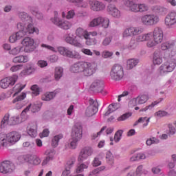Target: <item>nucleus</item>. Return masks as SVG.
Masks as SVG:
<instances>
[{"instance_id": "nucleus-1", "label": "nucleus", "mask_w": 176, "mask_h": 176, "mask_svg": "<svg viewBox=\"0 0 176 176\" xmlns=\"http://www.w3.org/2000/svg\"><path fill=\"white\" fill-rule=\"evenodd\" d=\"M176 56V45L168 50L167 61L162 64L158 69V74L160 76H164L168 74V72H173L176 67V59L173 57Z\"/></svg>"}, {"instance_id": "nucleus-2", "label": "nucleus", "mask_w": 176, "mask_h": 176, "mask_svg": "<svg viewBox=\"0 0 176 176\" xmlns=\"http://www.w3.org/2000/svg\"><path fill=\"white\" fill-rule=\"evenodd\" d=\"M97 67L89 62H78L72 67V72L78 74L82 72L84 76H91L96 72Z\"/></svg>"}, {"instance_id": "nucleus-3", "label": "nucleus", "mask_w": 176, "mask_h": 176, "mask_svg": "<svg viewBox=\"0 0 176 176\" xmlns=\"http://www.w3.org/2000/svg\"><path fill=\"white\" fill-rule=\"evenodd\" d=\"M123 6L134 13H144L149 10V6L145 3H136L135 0H122Z\"/></svg>"}, {"instance_id": "nucleus-4", "label": "nucleus", "mask_w": 176, "mask_h": 176, "mask_svg": "<svg viewBox=\"0 0 176 176\" xmlns=\"http://www.w3.org/2000/svg\"><path fill=\"white\" fill-rule=\"evenodd\" d=\"M152 37L153 40H150L146 43L148 47H153L159 44H160L164 39V33L161 28H155L153 31Z\"/></svg>"}, {"instance_id": "nucleus-5", "label": "nucleus", "mask_w": 176, "mask_h": 176, "mask_svg": "<svg viewBox=\"0 0 176 176\" xmlns=\"http://www.w3.org/2000/svg\"><path fill=\"white\" fill-rule=\"evenodd\" d=\"M17 28L19 30V31L15 34L17 40L21 38L23 36L27 35L28 34L36 33V34H38L39 33L38 29L34 28L32 24H29L28 28H25L23 24L19 23L17 25Z\"/></svg>"}, {"instance_id": "nucleus-6", "label": "nucleus", "mask_w": 176, "mask_h": 176, "mask_svg": "<svg viewBox=\"0 0 176 176\" xmlns=\"http://www.w3.org/2000/svg\"><path fill=\"white\" fill-rule=\"evenodd\" d=\"M124 76V68L121 65H114L110 71V77L113 80H121Z\"/></svg>"}, {"instance_id": "nucleus-7", "label": "nucleus", "mask_w": 176, "mask_h": 176, "mask_svg": "<svg viewBox=\"0 0 176 176\" xmlns=\"http://www.w3.org/2000/svg\"><path fill=\"white\" fill-rule=\"evenodd\" d=\"M140 21L144 25L153 26L160 21V19L155 14H146L141 17Z\"/></svg>"}, {"instance_id": "nucleus-8", "label": "nucleus", "mask_w": 176, "mask_h": 176, "mask_svg": "<svg viewBox=\"0 0 176 176\" xmlns=\"http://www.w3.org/2000/svg\"><path fill=\"white\" fill-rule=\"evenodd\" d=\"M83 126L80 122H76L72 127V139L80 140L82 138Z\"/></svg>"}, {"instance_id": "nucleus-9", "label": "nucleus", "mask_w": 176, "mask_h": 176, "mask_svg": "<svg viewBox=\"0 0 176 176\" xmlns=\"http://www.w3.org/2000/svg\"><path fill=\"white\" fill-rule=\"evenodd\" d=\"M90 90L94 93H100L106 95L107 91H104V82L101 80H95L90 85Z\"/></svg>"}, {"instance_id": "nucleus-10", "label": "nucleus", "mask_w": 176, "mask_h": 176, "mask_svg": "<svg viewBox=\"0 0 176 176\" xmlns=\"http://www.w3.org/2000/svg\"><path fill=\"white\" fill-rule=\"evenodd\" d=\"M168 52H163L162 50H156L153 55V63L154 65H160L163 62V59L167 60Z\"/></svg>"}, {"instance_id": "nucleus-11", "label": "nucleus", "mask_w": 176, "mask_h": 176, "mask_svg": "<svg viewBox=\"0 0 176 176\" xmlns=\"http://www.w3.org/2000/svg\"><path fill=\"white\" fill-rule=\"evenodd\" d=\"M21 122L19 116H12L10 118V114L6 113L1 121V126L8 124L10 126L16 125Z\"/></svg>"}, {"instance_id": "nucleus-12", "label": "nucleus", "mask_w": 176, "mask_h": 176, "mask_svg": "<svg viewBox=\"0 0 176 176\" xmlns=\"http://www.w3.org/2000/svg\"><path fill=\"white\" fill-rule=\"evenodd\" d=\"M18 80L17 76L6 77L0 80V87L3 89H8L9 87H12Z\"/></svg>"}, {"instance_id": "nucleus-13", "label": "nucleus", "mask_w": 176, "mask_h": 176, "mask_svg": "<svg viewBox=\"0 0 176 176\" xmlns=\"http://www.w3.org/2000/svg\"><path fill=\"white\" fill-rule=\"evenodd\" d=\"M55 17L54 19H52L51 21L52 23H54L55 25L57 26L60 27V28L63 30H69L72 28V24L69 21H61L58 17V12H54Z\"/></svg>"}, {"instance_id": "nucleus-14", "label": "nucleus", "mask_w": 176, "mask_h": 176, "mask_svg": "<svg viewBox=\"0 0 176 176\" xmlns=\"http://www.w3.org/2000/svg\"><path fill=\"white\" fill-rule=\"evenodd\" d=\"M94 153L93 148L91 147H83L82 148L78 154V157L77 158V160L78 162H82L85 160H87L88 157L92 155Z\"/></svg>"}, {"instance_id": "nucleus-15", "label": "nucleus", "mask_w": 176, "mask_h": 176, "mask_svg": "<svg viewBox=\"0 0 176 176\" xmlns=\"http://www.w3.org/2000/svg\"><path fill=\"white\" fill-rule=\"evenodd\" d=\"M89 106L87 108L85 111V116L87 117H91L94 116L98 111V104L97 101H94V100H90Z\"/></svg>"}, {"instance_id": "nucleus-16", "label": "nucleus", "mask_w": 176, "mask_h": 176, "mask_svg": "<svg viewBox=\"0 0 176 176\" xmlns=\"http://www.w3.org/2000/svg\"><path fill=\"white\" fill-rule=\"evenodd\" d=\"M6 137L8 143H9V146H11L20 140L21 135L17 131H12L10 133H8Z\"/></svg>"}, {"instance_id": "nucleus-17", "label": "nucleus", "mask_w": 176, "mask_h": 176, "mask_svg": "<svg viewBox=\"0 0 176 176\" xmlns=\"http://www.w3.org/2000/svg\"><path fill=\"white\" fill-rule=\"evenodd\" d=\"M21 44L25 47V52L30 53L34 50V40L30 37L25 38Z\"/></svg>"}, {"instance_id": "nucleus-18", "label": "nucleus", "mask_w": 176, "mask_h": 176, "mask_svg": "<svg viewBox=\"0 0 176 176\" xmlns=\"http://www.w3.org/2000/svg\"><path fill=\"white\" fill-rule=\"evenodd\" d=\"M58 51L60 54L69 58H80V54L78 52H74L64 47H59Z\"/></svg>"}, {"instance_id": "nucleus-19", "label": "nucleus", "mask_w": 176, "mask_h": 176, "mask_svg": "<svg viewBox=\"0 0 176 176\" xmlns=\"http://www.w3.org/2000/svg\"><path fill=\"white\" fill-rule=\"evenodd\" d=\"M89 7L91 10L94 12H99L104 10L106 6L104 4V3L95 0L93 1H89Z\"/></svg>"}, {"instance_id": "nucleus-20", "label": "nucleus", "mask_w": 176, "mask_h": 176, "mask_svg": "<svg viewBox=\"0 0 176 176\" xmlns=\"http://www.w3.org/2000/svg\"><path fill=\"white\" fill-rule=\"evenodd\" d=\"M89 37V32L84 30L83 28H78L76 30V38L77 40H79L80 43L84 39H87Z\"/></svg>"}, {"instance_id": "nucleus-21", "label": "nucleus", "mask_w": 176, "mask_h": 176, "mask_svg": "<svg viewBox=\"0 0 176 176\" xmlns=\"http://www.w3.org/2000/svg\"><path fill=\"white\" fill-rule=\"evenodd\" d=\"M165 25L168 27L171 28L176 23V12H171L168 14L164 20Z\"/></svg>"}, {"instance_id": "nucleus-22", "label": "nucleus", "mask_w": 176, "mask_h": 176, "mask_svg": "<svg viewBox=\"0 0 176 176\" xmlns=\"http://www.w3.org/2000/svg\"><path fill=\"white\" fill-rule=\"evenodd\" d=\"M12 172L10 162L9 161H4L0 164V173L3 174H8Z\"/></svg>"}, {"instance_id": "nucleus-23", "label": "nucleus", "mask_w": 176, "mask_h": 176, "mask_svg": "<svg viewBox=\"0 0 176 176\" xmlns=\"http://www.w3.org/2000/svg\"><path fill=\"white\" fill-rule=\"evenodd\" d=\"M149 100V96L148 94L139 95L137 98L133 99L135 105L144 104Z\"/></svg>"}, {"instance_id": "nucleus-24", "label": "nucleus", "mask_w": 176, "mask_h": 176, "mask_svg": "<svg viewBox=\"0 0 176 176\" xmlns=\"http://www.w3.org/2000/svg\"><path fill=\"white\" fill-rule=\"evenodd\" d=\"M28 133L32 138H36L37 136V124L36 122H32L29 124L27 128Z\"/></svg>"}, {"instance_id": "nucleus-25", "label": "nucleus", "mask_w": 176, "mask_h": 176, "mask_svg": "<svg viewBox=\"0 0 176 176\" xmlns=\"http://www.w3.org/2000/svg\"><path fill=\"white\" fill-rule=\"evenodd\" d=\"M107 11L109 12V14L115 18H120L121 16L120 11L116 8V6H113V4H109V6H108Z\"/></svg>"}, {"instance_id": "nucleus-26", "label": "nucleus", "mask_w": 176, "mask_h": 176, "mask_svg": "<svg viewBox=\"0 0 176 176\" xmlns=\"http://www.w3.org/2000/svg\"><path fill=\"white\" fill-rule=\"evenodd\" d=\"M98 26L101 25L104 28H107L109 26V19L102 16L94 19Z\"/></svg>"}, {"instance_id": "nucleus-27", "label": "nucleus", "mask_w": 176, "mask_h": 176, "mask_svg": "<svg viewBox=\"0 0 176 176\" xmlns=\"http://www.w3.org/2000/svg\"><path fill=\"white\" fill-rule=\"evenodd\" d=\"M67 43H69L70 45H73L78 47H81L82 46V43L80 42V40H78L76 37H72L71 36H68L65 39Z\"/></svg>"}, {"instance_id": "nucleus-28", "label": "nucleus", "mask_w": 176, "mask_h": 176, "mask_svg": "<svg viewBox=\"0 0 176 176\" xmlns=\"http://www.w3.org/2000/svg\"><path fill=\"white\" fill-rule=\"evenodd\" d=\"M152 39V33H146V34H143L141 35H139L136 37V42L140 43V42H144L147 41L149 42Z\"/></svg>"}, {"instance_id": "nucleus-29", "label": "nucleus", "mask_w": 176, "mask_h": 176, "mask_svg": "<svg viewBox=\"0 0 176 176\" xmlns=\"http://www.w3.org/2000/svg\"><path fill=\"white\" fill-rule=\"evenodd\" d=\"M56 151L54 150H47L45 151L46 158H45L43 164H47L50 161H52L54 160V157L55 155Z\"/></svg>"}, {"instance_id": "nucleus-30", "label": "nucleus", "mask_w": 176, "mask_h": 176, "mask_svg": "<svg viewBox=\"0 0 176 176\" xmlns=\"http://www.w3.org/2000/svg\"><path fill=\"white\" fill-rule=\"evenodd\" d=\"M175 43L173 41H165L161 44L160 48L162 52H168L166 50H169L170 48H172Z\"/></svg>"}, {"instance_id": "nucleus-31", "label": "nucleus", "mask_w": 176, "mask_h": 176, "mask_svg": "<svg viewBox=\"0 0 176 176\" xmlns=\"http://www.w3.org/2000/svg\"><path fill=\"white\" fill-rule=\"evenodd\" d=\"M118 109V104L117 103H112L109 105L107 111L104 113V116H108L111 113Z\"/></svg>"}, {"instance_id": "nucleus-32", "label": "nucleus", "mask_w": 176, "mask_h": 176, "mask_svg": "<svg viewBox=\"0 0 176 176\" xmlns=\"http://www.w3.org/2000/svg\"><path fill=\"white\" fill-rule=\"evenodd\" d=\"M29 60V58L27 56H18L13 58L12 62L14 63H25Z\"/></svg>"}, {"instance_id": "nucleus-33", "label": "nucleus", "mask_w": 176, "mask_h": 176, "mask_svg": "<svg viewBox=\"0 0 176 176\" xmlns=\"http://www.w3.org/2000/svg\"><path fill=\"white\" fill-rule=\"evenodd\" d=\"M163 100V98H159L157 100L153 102L151 104L146 106V107L140 110V112H145L147 111L148 110H151L153 109L155 106L160 103Z\"/></svg>"}, {"instance_id": "nucleus-34", "label": "nucleus", "mask_w": 176, "mask_h": 176, "mask_svg": "<svg viewBox=\"0 0 176 176\" xmlns=\"http://www.w3.org/2000/svg\"><path fill=\"white\" fill-rule=\"evenodd\" d=\"M9 142H8L7 138L5 134L0 133V148L1 147L8 148L9 147Z\"/></svg>"}, {"instance_id": "nucleus-35", "label": "nucleus", "mask_w": 176, "mask_h": 176, "mask_svg": "<svg viewBox=\"0 0 176 176\" xmlns=\"http://www.w3.org/2000/svg\"><path fill=\"white\" fill-rule=\"evenodd\" d=\"M153 10L161 15H164L167 13V10L163 7H161L160 6H154V7H153Z\"/></svg>"}, {"instance_id": "nucleus-36", "label": "nucleus", "mask_w": 176, "mask_h": 176, "mask_svg": "<svg viewBox=\"0 0 176 176\" xmlns=\"http://www.w3.org/2000/svg\"><path fill=\"white\" fill-rule=\"evenodd\" d=\"M138 64V59H130L126 61V69H133Z\"/></svg>"}, {"instance_id": "nucleus-37", "label": "nucleus", "mask_w": 176, "mask_h": 176, "mask_svg": "<svg viewBox=\"0 0 176 176\" xmlns=\"http://www.w3.org/2000/svg\"><path fill=\"white\" fill-rule=\"evenodd\" d=\"M56 96V94L54 92H49L43 95L42 100L49 102L53 100Z\"/></svg>"}, {"instance_id": "nucleus-38", "label": "nucleus", "mask_w": 176, "mask_h": 176, "mask_svg": "<svg viewBox=\"0 0 176 176\" xmlns=\"http://www.w3.org/2000/svg\"><path fill=\"white\" fill-rule=\"evenodd\" d=\"M145 158H146L145 154H143V153H139L138 154H134V155L131 157L130 161L131 162L140 161L141 160H145Z\"/></svg>"}, {"instance_id": "nucleus-39", "label": "nucleus", "mask_w": 176, "mask_h": 176, "mask_svg": "<svg viewBox=\"0 0 176 176\" xmlns=\"http://www.w3.org/2000/svg\"><path fill=\"white\" fill-rule=\"evenodd\" d=\"M63 134H58V135H55L53 138H52V146L53 147H57L58 145V143H59V140L63 139Z\"/></svg>"}, {"instance_id": "nucleus-40", "label": "nucleus", "mask_w": 176, "mask_h": 176, "mask_svg": "<svg viewBox=\"0 0 176 176\" xmlns=\"http://www.w3.org/2000/svg\"><path fill=\"white\" fill-rule=\"evenodd\" d=\"M25 87V85H22L21 84L19 83L16 84L14 87L13 88L14 91L15 92L13 95V97L16 96L19 93L21 92L23 89Z\"/></svg>"}, {"instance_id": "nucleus-41", "label": "nucleus", "mask_w": 176, "mask_h": 176, "mask_svg": "<svg viewBox=\"0 0 176 176\" xmlns=\"http://www.w3.org/2000/svg\"><path fill=\"white\" fill-rule=\"evenodd\" d=\"M132 36H135L144 32V28L142 27H131Z\"/></svg>"}, {"instance_id": "nucleus-42", "label": "nucleus", "mask_w": 176, "mask_h": 176, "mask_svg": "<svg viewBox=\"0 0 176 176\" xmlns=\"http://www.w3.org/2000/svg\"><path fill=\"white\" fill-rule=\"evenodd\" d=\"M63 74V69L60 67H57L55 69V79L59 80L62 78Z\"/></svg>"}, {"instance_id": "nucleus-43", "label": "nucleus", "mask_w": 176, "mask_h": 176, "mask_svg": "<svg viewBox=\"0 0 176 176\" xmlns=\"http://www.w3.org/2000/svg\"><path fill=\"white\" fill-rule=\"evenodd\" d=\"M106 161L109 164H114V157L112 154V153H111V151H107L106 153Z\"/></svg>"}, {"instance_id": "nucleus-44", "label": "nucleus", "mask_w": 176, "mask_h": 176, "mask_svg": "<svg viewBox=\"0 0 176 176\" xmlns=\"http://www.w3.org/2000/svg\"><path fill=\"white\" fill-rule=\"evenodd\" d=\"M26 98V94L25 92H22L20 95L16 96L14 99L12 100V104H16V102H21L24 100Z\"/></svg>"}, {"instance_id": "nucleus-45", "label": "nucleus", "mask_w": 176, "mask_h": 176, "mask_svg": "<svg viewBox=\"0 0 176 176\" xmlns=\"http://www.w3.org/2000/svg\"><path fill=\"white\" fill-rule=\"evenodd\" d=\"M89 163L86 164H80L77 166V169H76V173H80L84 171L85 169L88 168Z\"/></svg>"}, {"instance_id": "nucleus-46", "label": "nucleus", "mask_w": 176, "mask_h": 176, "mask_svg": "<svg viewBox=\"0 0 176 176\" xmlns=\"http://www.w3.org/2000/svg\"><path fill=\"white\" fill-rule=\"evenodd\" d=\"M132 116V113L128 112L122 114L117 118L118 122H123Z\"/></svg>"}, {"instance_id": "nucleus-47", "label": "nucleus", "mask_w": 176, "mask_h": 176, "mask_svg": "<svg viewBox=\"0 0 176 176\" xmlns=\"http://www.w3.org/2000/svg\"><path fill=\"white\" fill-rule=\"evenodd\" d=\"M34 156L32 154H25L23 155L22 158L23 159L24 162L26 163H29L32 164Z\"/></svg>"}, {"instance_id": "nucleus-48", "label": "nucleus", "mask_w": 176, "mask_h": 176, "mask_svg": "<svg viewBox=\"0 0 176 176\" xmlns=\"http://www.w3.org/2000/svg\"><path fill=\"white\" fill-rule=\"evenodd\" d=\"M123 133H124V131L122 129H120L116 132L114 135V141L116 142H119L121 140Z\"/></svg>"}, {"instance_id": "nucleus-49", "label": "nucleus", "mask_w": 176, "mask_h": 176, "mask_svg": "<svg viewBox=\"0 0 176 176\" xmlns=\"http://www.w3.org/2000/svg\"><path fill=\"white\" fill-rule=\"evenodd\" d=\"M122 36L123 38L133 36L131 27L127 28L126 29L124 30V31L122 33Z\"/></svg>"}, {"instance_id": "nucleus-50", "label": "nucleus", "mask_w": 176, "mask_h": 176, "mask_svg": "<svg viewBox=\"0 0 176 176\" xmlns=\"http://www.w3.org/2000/svg\"><path fill=\"white\" fill-rule=\"evenodd\" d=\"M159 142H160V140L157 138L153 137V138H150L147 139L146 144L148 146H151L153 144H157V143H159Z\"/></svg>"}, {"instance_id": "nucleus-51", "label": "nucleus", "mask_w": 176, "mask_h": 176, "mask_svg": "<svg viewBox=\"0 0 176 176\" xmlns=\"http://www.w3.org/2000/svg\"><path fill=\"white\" fill-rule=\"evenodd\" d=\"M86 40V42H85V44L87 45H96L97 44V40L96 39V38H89V36L87 37Z\"/></svg>"}, {"instance_id": "nucleus-52", "label": "nucleus", "mask_w": 176, "mask_h": 176, "mask_svg": "<svg viewBox=\"0 0 176 176\" xmlns=\"http://www.w3.org/2000/svg\"><path fill=\"white\" fill-rule=\"evenodd\" d=\"M168 115V113L166 111L160 110L155 113L154 116L157 118L165 117Z\"/></svg>"}, {"instance_id": "nucleus-53", "label": "nucleus", "mask_w": 176, "mask_h": 176, "mask_svg": "<svg viewBox=\"0 0 176 176\" xmlns=\"http://www.w3.org/2000/svg\"><path fill=\"white\" fill-rule=\"evenodd\" d=\"M80 140H75V138H72V141H70V144H69V148L70 149H75L77 146V143Z\"/></svg>"}, {"instance_id": "nucleus-54", "label": "nucleus", "mask_w": 176, "mask_h": 176, "mask_svg": "<svg viewBox=\"0 0 176 176\" xmlns=\"http://www.w3.org/2000/svg\"><path fill=\"white\" fill-rule=\"evenodd\" d=\"M138 46V43L135 39L131 40L129 44L127 46L129 50H135Z\"/></svg>"}, {"instance_id": "nucleus-55", "label": "nucleus", "mask_w": 176, "mask_h": 176, "mask_svg": "<svg viewBox=\"0 0 176 176\" xmlns=\"http://www.w3.org/2000/svg\"><path fill=\"white\" fill-rule=\"evenodd\" d=\"M75 162H76L75 158H70L69 161H67V163L66 164V168L70 170L74 165Z\"/></svg>"}, {"instance_id": "nucleus-56", "label": "nucleus", "mask_w": 176, "mask_h": 176, "mask_svg": "<svg viewBox=\"0 0 176 176\" xmlns=\"http://www.w3.org/2000/svg\"><path fill=\"white\" fill-rule=\"evenodd\" d=\"M107 129V126H103L101 128L100 131L97 132L96 133H93L91 135V139L95 140L96 139L98 136L101 135V133Z\"/></svg>"}, {"instance_id": "nucleus-57", "label": "nucleus", "mask_w": 176, "mask_h": 176, "mask_svg": "<svg viewBox=\"0 0 176 176\" xmlns=\"http://www.w3.org/2000/svg\"><path fill=\"white\" fill-rule=\"evenodd\" d=\"M23 67V65H13L10 68L11 72H19V71H21Z\"/></svg>"}, {"instance_id": "nucleus-58", "label": "nucleus", "mask_w": 176, "mask_h": 176, "mask_svg": "<svg viewBox=\"0 0 176 176\" xmlns=\"http://www.w3.org/2000/svg\"><path fill=\"white\" fill-rule=\"evenodd\" d=\"M31 90L32 91V94L37 96L40 94V90L36 85L32 86Z\"/></svg>"}, {"instance_id": "nucleus-59", "label": "nucleus", "mask_w": 176, "mask_h": 176, "mask_svg": "<svg viewBox=\"0 0 176 176\" xmlns=\"http://www.w3.org/2000/svg\"><path fill=\"white\" fill-rule=\"evenodd\" d=\"M22 47H16L12 49L9 53L12 55H16L21 52Z\"/></svg>"}, {"instance_id": "nucleus-60", "label": "nucleus", "mask_w": 176, "mask_h": 176, "mask_svg": "<svg viewBox=\"0 0 176 176\" xmlns=\"http://www.w3.org/2000/svg\"><path fill=\"white\" fill-rule=\"evenodd\" d=\"M168 127L169 129V131H168L169 135H175V132H176V129H175V126L172 124H168Z\"/></svg>"}, {"instance_id": "nucleus-61", "label": "nucleus", "mask_w": 176, "mask_h": 176, "mask_svg": "<svg viewBox=\"0 0 176 176\" xmlns=\"http://www.w3.org/2000/svg\"><path fill=\"white\" fill-rule=\"evenodd\" d=\"M41 162V158H39V157H37V155H34L32 164L37 166L40 164Z\"/></svg>"}, {"instance_id": "nucleus-62", "label": "nucleus", "mask_w": 176, "mask_h": 176, "mask_svg": "<svg viewBox=\"0 0 176 176\" xmlns=\"http://www.w3.org/2000/svg\"><path fill=\"white\" fill-rule=\"evenodd\" d=\"M112 39L111 37H106L102 42V45L104 46H107L109 45L111 42Z\"/></svg>"}, {"instance_id": "nucleus-63", "label": "nucleus", "mask_w": 176, "mask_h": 176, "mask_svg": "<svg viewBox=\"0 0 176 176\" xmlns=\"http://www.w3.org/2000/svg\"><path fill=\"white\" fill-rule=\"evenodd\" d=\"M113 53L112 52H110L109 51H104L102 53V56L104 58H109L111 56H113Z\"/></svg>"}, {"instance_id": "nucleus-64", "label": "nucleus", "mask_w": 176, "mask_h": 176, "mask_svg": "<svg viewBox=\"0 0 176 176\" xmlns=\"http://www.w3.org/2000/svg\"><path fill=\"white\" fill-rule=\"evenodd\" d=\"M19 18L22 20V21H25V20H26V19H28V15H27V14L26 13H25V12H21L19 14Z\"/></svg>"}]
</instances>
